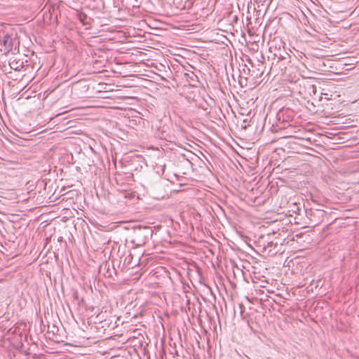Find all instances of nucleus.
<instances>
[{
	"label": "nucleus",
	"instance_id": "f257e3e1",
	"mask_svg": "<svg viewBox=\"0 0 359 359\" xmlns=\"http://www.w3.org/2000/svg\"><path fill=\"white\" fill-rule=\"evenodd\" d=\"M152 231L150 228L144 226L142 229H139L135 231L134 242L137 243L138 245L144 244L149 236H151Z\"/></svg>",
	"mask_w": 359,
	"mask_h": 359
},
{
	"label": "nucleus",
	"instance_id": "f03ea898",
	"mask_svg": "<svg viewBox=\"0 0 359 359\" xmlns=\"http://www.w3.org/2000/svg\"><path fill=\"white\" fill-rule=\"evenodd\" d=\"M13 40L11 36L5 34L2 39H0V49L5 53H9L13 48Z\"/></svg>",
	"mask_w": 359,
	"mask_h": 359
},
{
	"label": "nucleus",
	"instance_id": "7ed1b4c3",
	"mask_svg": "<svg viewBox=\"0 0 359 359\" xmlns=\"http://www.w3.org/2000/svg\"><path fill=\"white\" fill-rule=\"evenodd\" d=\"M258 164V152L255 149L248 148V168L254 170Z\"/></svg>",
	"mask_w": 359,
	"mask_h": 359
},
{
	"label": "nucleus",
	"instance_id": "20e7f679",
	"mask_svg": "<svg viewBox=\"0 0 359 359\" xmlns=\"http://www.w3.org/2000/svg\"><path fill=\"white\" fill-rule=\"evenodd\" d=\"M251 57L248 55V63H250L252 67H254L256 63H257L258 67L263 66V62L264 57L263 56L262 53H250Z\"/></svg>",
	"mask_w": 359,
	"mask_h": 359
},
{
	"label": "nucleus",
	"instance_id": "39448f33",
	"mask_svg": "<svg viewBox=\"0 0 359 359\" xmlns=\"http://www.w3.org/2000/svg\"><path fill=\"white\" fill-rule=\"evenodd\" d=\"M262 39L261 33H252L248 27V45L252 43H259Z\"/></svg>",
	"mask_w": 359,
	"mask_h": 359
},
{
	"label": "nucleus",
	"instance_id": "423d86ee",
	"mask_svg": "<svg viewBox=\"0 0 359 359\" xmlns=\"http://www.w3.org/2000/svg\"><path fill=\"white\" fill-rule=\"evenodd\" d=\"M263 74V70L260 69L259 67L257 69V72L255 70H252V74L251 76H253V78L255 79L254 82V86L252 88H255L257 85H258L260 83L259 78L262 76Z\"/></svg>",
	"mask_w": 359,
	"mask_h": 359
},
{
	"label": "nucleus",
	"instance_id": "0eeeda50",
	"mask_svg": "<svg viewBox=\"0 0 359 359\" xmlns=\"http://www.w3.org/2000/svg\"><path fill=\"white\" fill-rule=\"evenodd\" d=\"M248 52L250 53H262L259 50V43H252V44L248 45Z\"/></svg>",
	"mask_w": 359,
	"mask_h": 359
},
{
	"label": "nucleus",
	"instance_id": "6e6552de",
	"mask_svg": "<svg viewBox=\"0 0 359 359\" xmlns=\"http://www.w3.org/2000/svg\"><path fill=\"white\" fill-rule=\"evenodd\" d=\"M245 306L243 304H239L240 314L243 319H245L246 317L245 315Z\"/></svg>",
	"mask_w": 359,
	"mask_h": 359
},
{
	"label": "nucleus",
	"instance_id": "1a4fd4ad",
	"mask_svg": "<svg viewBox=\"0 0 359 359\" xmlns=\"http://www.w3.org/2000/svg\"><path fill=\"white\" fill-rule=\"evenodd\" d=\"M252 273H253L254 274H255V273H256V271H255V269H256V267H255V266H252Z\"/></svg>",
	"mask_w": 359,
	"mask_h": 359
},
{
	"label": "nucleus",
	"instance_id": "9d476101",
	"mask_svg": "<svg viewBox=\"0 0 359 359\" xmlns=\"http://www.w3.org/2000/svg\"><path fill=\"white\" fill-rule=\"evenodd\" d=\"M250 122H252V123H254V122H255L254 116H253V117H252V118L250 120Z\"/></svg>",
	"mask_w": 359,
	"mask_h": 359
},
{
	"label": "nucleus",
	"instance_id": "9b49d317",
	"mask_svg": "<svg viewBox=\"0 0 359 359\" xmlns=\"http://www.w3.org/2000/svg\"><path fill=\"white\" fill-rule=\"evenodd\" d=\"M251 279H252V281L253 283H255V279H254V278H253L252 276H251Z\"/></svg>",
	"mask_w": 359,
	"mask_h": 359
},
{
	"label": "nucleus",
	"instance_id": "f8f14e48",
	"mask_svg": "<svg viewBox=\"0 0 359 359\" xmlns=\"http://www.w3.org/2000/svg\"><path fill=\"white\" fill-rule=\"evenodd\" d=\"M241 273H242V274H243V277H245V276H244V273H243V270H241ZM244 278L245 279V278Z\"/></svg>",
	"mask_w": 359,
	"mask_h": 359
},
{
	"label": "nucleus",
	"instance_id": "ddd939ff",
	"mask_svg": "<svg viewBox=\"0 0 359 359\" xmlns=\"http://www.w3.org/2000/svg\"><path fill=\"white\" fill-rule=\"evenodd\" d=\"M248 247L250 248L252 250H254V249L250 246V244H248Z\"/></svg>",
	"mask_w": 359,
	"mask_h": 359
},
{
	"label": "nucleus",
	"instance_id": "4468645a",
	"mask_svg": "<svg viewBox=\"0 0 359 359\" xmlns=\"http://www.w3.org/2000/svg\"><path fill=\"white\" fill-rule=\"evenodd\" d=\"M242 128H243L244 129H245L247 128L246 126H242Z\"/></svg>",
	"mask_w": 359,
	"mask_h": 359
},
{
	"label": "nucleus",
	"instance_id": "2eb2a0df",
	"mask_svg": "<svg viewBox=\"0 0 359 359\" xmlns=\"http://www.w3.org/2000/svg\"><path fill=\"white\" fill-rule=\"evenodd\" d=\"M250 114H251V111H248V115L250 116Z\"/></svg>",
	"mask_w": 359,
	"mask_h": 359
},
{
	"label": "nucleus",
	"instance_id": "dca6fc26",
	"mask_svg": "<svg viewBox=\"0 0 359 359\" xmlns=\"http://www.w3.org/2000/svg\"><path fill=\"white\" fill-rule=\"evenodd\" d=\"M248 74H250V69H248Z\"/></svg>",
	"mask_w": 359,
	"mask_h": 359
},
{
	"label": "nucleus",
	"instance_id": "f3484780",
	"mask_svg": "<svg viewBox=\"0 0 359 359\" xmlns=\"http://www.w3.org/2000/svg\"><path fill=\"white\" fill-rule=\"evenodd\" d=\"M251 259L254 262V257H251Z\"/></svg>",
	"mask_w": 359,
	"mask_h": 359
},
{
	"label": "nucleus",
	"instance_id": "a211bd4d",
	"mask_svg": "<svg viewBox=\"0 0 359 359\" xmlns=\"http://www.w3.org/2000/svg\"><path fill=\"white\" fill-rule=\"evenodd\" d=\"M248 264H251V262H250V261L249 259H248Z\"/></svg>",
	"mask_w": 359,
	"mask_h": 359
},
{
	"label": "nucleus",
	"instance_id": "6ab92c4d",
	"mask_svg": "<svg viewBox=\"0 0 359 359\" xmlns=\"http://www.w3.org/2000/svg\"><path fill=\"white\" fill-rule=\"evenodd\" d=\"M11 68H13V66H11ZM14 69H17V67H14Z\"/></svg>",
	"mask_w": 359,
	"mask_h": 359
},
{
	"label": "nucleus",
	"instance_id": "aec40b11",
	"mask_svg": "<svg viewBox=\"0 0 359 359\" xmlns=\"http://www.w3.org/2000/svg\"><path fill=\"white\" fill-rule=\"evenodd\" d=\"M248 359H250V358H248Z\"/></svg>",
	"mask_w": 359,
	"mask_h": 359
}]
</instances>
